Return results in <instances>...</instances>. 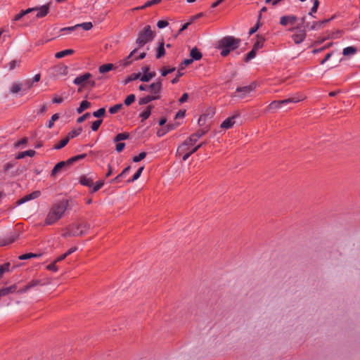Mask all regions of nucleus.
I'll list each match as a JSON object with an SVG mask.
<instances>
[{
  "mask_svg": "<svg viewBox=\"0 0 360 360\" xmlns=\"http://www.w3.org/2000/svg\"><path fill=\"white\" fill-rule=\"evenodd\" d=\"M68 205V200H62L53 205L46 216V224L51 225L60 219L65 212Z\"/></svg>",
  "mask_w": 360,
  "mask_h": 360,
  "instance_id": "nucleus-1",
  "label": "nucleus"
},
{
  "mask_svg": "<svg viewBox=\"0 0 360 360\" xmlns=\"http://www.w3.org/2000/svg\"><path fill=\"white\" fill-rule=\"evenodd\" d=\"M92 77L91 74L89 72H86L83 75L77 76L73 81V83L75 85L79 86L78 91H82L84 88H94L96 85V82L94 80L91 79Z\"/></svg>",
  "mask_w": 360,
  "mask_h": 360,
  "instance_id": "nucleus-2",
  "label": "nucleus"
},
{
  "mask_svg": "<svg viewBox=\"0 0 360 360\" xmlns=\"http://www.w3.org/2000/svg\"><path fill=\"white\" fill-rule=\"evenodd\" d=\"M305 99V96L300 94H296L295 96L288 98L287 99H284L282 101H274L271 102L268 107L266 108V110H271L280 108L282 105H286L288 103H295L300 101H303Z\"/></svg>",
  "mask_w": 360,
  "mask_h": 360,
  "instance_id": "nucleus-3",
  "label": "nucleus"
},
{
  "mask_svg": "<svg viewBox=\"0 0 360 360\" xmlns=\"http://www.w3.org/2000/svg\"><path fill=\"white\" fill-rule=\"evenodd\" d=\"M154 32L151 30L150 25H146L139 32L136 39V44L139 46H143L146 43L150 41L154 38Z\"/></svg>",
  "mask_w": 360,
  "mask_h": 360,
  "instance_id": "nucleus-4",
  "label": "nucleus"
},
{
  "mask_svg": "<svg viewBox=\"0 0 360 360\" xmlns=\"http://www.w3.org/2000/svg\"><path fill=\"white\" fill-rule=\"evenodd\" d=\"M240 43V39L235 38L233 36H227L219 41V47H224L233 51L239 46Z\"/></svg>",
  "mask_w": 360,
  "mask_h": 360,
  "instance_id": "nucleus-5",
  "label": "nucleus"
},
{
  "mask_svg": "<svg viewBox=\"0 0 360 360\" xmlns=\"http://www.w3.org/2000/svg\"><path fill=\"white\" fill-rule=\"evenodd\" d=\"M198 140V139L193 134L178 147L176 154L181 156L189 150V146H193Z\"/></svg>",
  "mask_w": 360,
  "mask_h": 360,
  "instance_id": "nucleus-6",
  "label": "nucleus"
},
{
  "mask_svg": "<svg viewBox=\"0 0 360 360\" xmlns=\"http://www.w3.org/2000/svg\"><path fill=\"white\" fill-rule=\"evenodd\" d=\"M256 84L252 83L251 84L243 87H238L236 89V92L234 93V96L240 98H244L252 91H254L256 88Z\"/></svg>",
  "mask_w": 360,
  "mask_h": 360,
  "instance_id": "nucleus-7",
  "label": "nucleus"
},
{
  "mask_svg": "<svg viewBox=\"0 0 360 360\" xmlns=\"http://www.w3.org/2000/svg\"><path fill=\"white\" fill-rule=\"evenodd\" d=\"M162 86V79H158L155 82L152 83L148 86L149 91L151 93L152 96H158V99L160 98V94Z\"/></svg>",
  "mask_w": 360,
  "mask_h": 360,
  "instance_id": "nucleus-8",
  "label": "nucleus"
},
{
  "mask_svg": "<svg viewBox=\"0 0 360 360\" xmlns=\"http://www.w3.org/2000/svg\"><path fill=\"white\" fill-rule=\"evenodd\" d=\"M240 114L238 111H236L234 115L224 120L221 124V128L228 129L231 128L236 123V119L240 117Z\"/></svg>",
  "mask_w": 360,
  "mask_h": 360,
  "instance_id": "nucleus-9",
  "label": "nucleus"
},
{
  "mask_svg": "<svg viewBox=\"0 0 360 360\" xmlns=\"http://www.w3.org/2000/svg\"><path fill=\"white\" fill-rule=\"evenodd\" d=\"M206 142H202L200 144L195 146H189V150L186 152L184 153L182 155V159L184 161H186L188 158L194 153H195L198 149H200L201 147H202Z\"/></svg>",
  "mask_w": 360,
  "mask_h": 360,
  "instance_id": "nucleus-10",
  "label": "nucleus"
},
{
  "mask_svg": "<svg viewBox=\"0 0 360 360\" xmlns=\"http://www.w3.org/2000/svg\"><path fill=\"white\" fill-rule=\"evenodd\" d=\"M41 193L39 191H34L27 194L17 201L18 205L23 204L29 200H34L39 197Z\"/></svg>",
  "mask_w": 360,
  "mask_h": 360,
  "instance_id": "nucleus-11",
  "label": "nucleus"
},
{
  "mask_svg": "<svg viewBox=\"0 0 360 360\" xmlns=\"http://www.w3.org/2000/svg\"><path fill=\"white\" fill-rule=\"evenodd\" d=\"M297 20V18L295 15H284L280 19V23L283 26H286L288 24L294 25Z\"/></svg>",
  "mask_w": 360,
  "mask_h": 360,
  "instance_id": "nucleus-12",
  "label": "nucleus"
},
{
  "mask_svg": "<svg viewBox=\"0 0 360 360\" xmlns=\"http://www.w3.org/2000/svg\"><path fill=\"white\" fill-rule=\"evenodd\" d=\"M292 38L296 44H299L305 39L306 32L304 30H300L292 36Z\"/></svg>",
  "mask_w": 360,
  "mask_h": 360,
  "instance_id": "nucleus-13",
  "label": "nucleus"
},
{
  "mask_svg": "<svg viewBox=\"0 0 360 360\" xmlns=\"http://www.w3.org/2000/svg\"><path fill=\"white\" fill-rule=\"evenodd\" d=\"M34 10L33 11H37L36 17L37 18H42L47 15L49 9V4L44 5L40 8H34Z\"/></svg>",
  "mask_w": 360,
  "mask_h": 360,
  "instance_id": "nucleus-14",
  "label": "nucleus"
},
{
  "mask_svg": "<svg viewBox=\"0 0 360 360\" xmlns=\"http://www.w3.org/2000/svg\"><path fill=\"white\" fill-rule=\"evenodd\" d=\"M76 227L77 229H80L79 232H78L79 236H82L86 234L90 229V224L87 222H82L80 224H76Z\"/></svg>",
  "mask_w": 360,
  "mask_h": 360,
  "instance_id": "nucleus-15",
  "label": "nucleus"
},
{
  "mask_svg": "<svg viewBox=\"0 0 360 360\" xmlns=\"http://www.w3.org/2000/svg\"><path fill=\"white\" fill-rule=\"evenodd\" d=\"M17 288H18L17 285L14 284L9 287L0 289V298L1 297L6 296L10 293L14 292L17 290Z\"/></svg>",
  "mask_w": 360,
  "mask_h": 360,
  "instance_id": "nucleus-16",
  "label": "nucleus"
},
{
  "mask_svg": "<svg viewBox=\"0 0 360 360\" xmlns=\"http://www.w3.org/2000/svg\"><path fill=\"white\" fill-rule=\"evenodd\" d=\"M54 72L58 75H66L68 69L66 65L60 64L54 68Z\"/></svg>",
  "mask_w": 360,
  "mask_h": 360,
  "instance_id": "nucleus-17",
  "label": "nucleus"
},
{
  "mask_svg": "<svg viewBox=\"0 0 360 360\" xmlns=\"http://www.w3.org/2000/svg\"><path fill=\"white\" fill-rule=\"evenodd\" d=\"M257 41L255 42L252 49H254L256 51H258L259 49L263 47L264 43L265 41V38L262 36L259 35H257Z\"/></svg>",
  "mask_w": 360,
  "mask_h": 360,
  "instance_id": "nucleus-18",
  "label": "nucleus"
},
{
  "mask_svg": "<svg viewBox=\"0 0 360 360\" xmlns=\"http://www.w3.org/2000/svg\"><path fill=\"white\" fill-rule=\"evenodd\" d=\"M190 56L193 60H198L202 58V55L196 47H194L190 51Z\"/></svg>",
  "mask_w": 360,
  "mask_h": 360,
  "instance_id": "nucleus-19",
  "label": "nucleus"
},
{
  "mask_svg": "<svg viewBox=\"0 0 360 360\" xmlns=\"http://www.w3.org/2000/svg\"><path fill=\"white\" fill-rule=\"evenodd\" d=\"M67 165V162L65 161H62L57 163L51 172V175L55 176L58 174L65 166Z\"/></svg>",
  "mask_w": 360,
  "mask_h": 360,
  "instance_id": "nucleus-20",
  "label": "nucleus"
},
{
  "mask_svg": "<svg viewBox=\"0 0 360 360\" xmlns=\"http://www.w3.org/2000/svg\"><path fill=\"white\" fill-rule=\"evenodd\" d=\"M329 21H330V19L324 20L319 21V22H314L313 24L311 25L310 29L314 30H320L322 27H323L325 24L328 22Z\"/></svg>",
  "mask_w": 360,
  "mask_h": 360,
  "instance_id": "nucleus-21",
  "label": "nucleus"
},
{
  "mask_svg": "<svg viewBox=\"0 0 360 360\" xmlns=\"http://www.w3.org/2000/svg\"><path fill=\"white\" fill-rule=\"evenodd\" d=\"M154 100H158V96H152V95H148L145 97L139 98V104L145 105Z\"/></svg>",
  "mask_w": 360,
  "mask_h": 360,
  "instance_id": "nucleus-22",
  "label": "nucleus"
},
{
  "mask_svg": "<svg viewBox=\"0 0 360 360\" xmlns=\"http://www.w3.org/2000/svg\"><path fill=\"white\" fill-rule=\"evenodd\" d=\"M136 51L137 49H134L127 58L120 61V65H122L124 68L129 65L131 63L129 59L135 54Z\"/></svg>",
  "mask_w": 360,
  "mask_h": 360,
  "instance_id": "nucleus-23",
  "label": "nucleus"
},
{
  "mask_svg": "<svg viewBox=\"0 0 360 360\" xmlns=\"http://www.w3.org/2000/svg\"><path fill=\"white\" fill-rule=\"evenodd\" d=\"M74 53L73 49H66L61 51H59L56 53L55 57L56 58H62L63 57H65L67 56L72 55Z\"/></svg>",
  "mask_w": 360,
  "mask_h": 360,
  "instance_id": "nucleus-24",
  "label": "nucleus"
},
{
  "mask_svg": "<svg viewBox=\"0 0 360 360\" xmlns=\"http://www.w3.org/2000/svg\"><path fill=\"white\" fill-rule=\"evenodd\" d=\"M35 153H36V152L34 150H26V151L20 152L16 156V159H18V160L19 159H22L25 156L33 157L35 155Z\"/></svg>",
  "mask_w": 360,
  "mask_h": 360,
  "instance_id": "nucleus-25",
  "label": "nucleus"
},
{
  "mask_svg": "<svg viewBox=\"0 0 360 360\" xmlns=\"http://www.w3.org/2000/svg\"><path fill=\"white\" fill-rule=\"evenodd\" d=\"M80 183L84 186H89L90 188L94 185L93 179L86 176H83L81 177Z\"/></svg>",
  "mask_w": 360,
  "mask_h": 360,
  "instance_id": "nucleus-26",
  "label": "nucleus"
},
{
  "mask_svg": "<svg viewBox=\"0 0 360 360\" xmlns=\"http://www.w3.org/2000/svg\"><path fill=\"white\" fill-rule=\"evenodd\" d=\"M114 68V65L112 63H108L102 65L99 67V72L101 74L106 73Z\"/></svg>",
  "mask_w": 360,
  "mask_h": 360,
  "instance_id": "nucleus-27",
  "label": "nucleus"
},
{
  "mask_svg": "<svg viewBox=\"0 0 360 360\" xmlns=\"http://www.w3.org/2000/svg\"><path fill=\"white\" fill-rule=\"evenodd\" d=\"M91 106V103L87 101H82L80 103L79 107L77 109L79 114L82 113L84 110L89 108Z\"/></svg>",
  "mask_w": 360,
  "mask_h": 360,
  "instance_id": "nucleus-28",
  "label": "nucleus"
},
{
  "mask_svg": "<svg viewBox=\"0 0 360 360\" xmlns=\"http://www.w3.org/2000/svg\"><path fill=\"white\" fill-rule=\"evenodd\" d=\"M156 73L155 72H150L146 74H143V75H141V81L148 82H149L152 78L155 77Z\"/></svg>",
  "mask_w": 360,
  "mask_h": 360,
  "instance_id": "nucleus-29",
  "label": "nucleus"
},
{
  "mask_svg": "<svg viewBox=\"0 0 360 360\" xmlns=\"http://www.w3.org/2000/svg\"><path fill=\"white\" fill-rule=\"evenodd\" d=\"M357 50L354 46H347L342 51V54L344 56L354 55L356 53Z\"/></svg>",
  "mask_w": 360,
  "mask_h": 360,
  "instance_id": "nucleus-30",
  "label": "nucleus"
},
{
  "mask_svg": "<svg viewBox=\"0 0 360 360\" xmlns=\"http://www.w3.org/2000/svg\"><path fill=\"white\" fill-rule=\"evenodd\" d=\"M165 54V47H164V41H162L161 42H160V46H159V47L158 49V51H157V54H156V58H160Z\"/></svg>",
  "mask_w": 360,
  "mask_h": 360,
  "instance_id": "nucleus-31",
  "label": "nucleus"
},
{
  "mask_svg": "<svg viewBox=\"0 0 360 360\" xmlns=\"http://www.w3.org/2000/svg\"><path fill=\"white\" fill-rule=\"evenodd\" d=\"M68 138L66 136L65 138L63 139L58 143L56 144L53 146V149L59 150L65 146L69 142Z\"/></svg>",
  "mask_w": 360,
  "mask_h": 360,
  "instance_id": "nucleus-32",
  "label": "nucleus"
},
{
  "mask_svg": "<svg viewBox=\"0 0 360 360\" xmlns=\"http://www.w3.org/2000/svg\"><path fill=\"white\" fill-rule=\"evenodd\" d=\"M34 10V8H28V9H27L25 11H22L20 13H18L16 15H15V17L13 18V20H15V21L19 20L24 15H25L26 14H27L29 13L32 12Z\"/></svg>",
  "mask_w": 360,
  "mask_h": 360,
  "instance_id": "nucleus-33",
  "label": "nucleus"
},
{
  "mask_svg": "<svg viewBox=\"0 0 360 360\" xmlns=\"http://www.w3.org/2000/svg\"><path fill=\"white\" fill-rule=\"evenodd\" d=\"M62 236L64 238L71 237V236H79L78 232H74V229L68 228L67 231L62 234Z\"/></svg>",
  "mask_w": 360,
  "mask_h": 360,
  "instance_id": "nucleus-34",
  "label": "nucleus"
},
{
  "mask_svg": "<svg viewBox=\"0 0 360 360\" xmlns=\"http://www.w3.org/2000/svg\"><path fill=\"white\" fill-rule=\"evenodd\" d=\"M129 135L128 133H120L118 134L115 138H114V142H120L123 140H126L129 138Z\"/></svg>",
  "mask_w": 360,
  "mask_h": 360,
  "instance_id": "nucleus-35",
  "label": "nucleus"
},
{
  "mask_svg": "<svg viewBox=\"0 0 360 360\" xmlns=\"http://www.w3.org/2000/svg\"><path fill=\"white\" fill-rule=\"evenodd\" d=\"M143 170V167H141L140 168H139V169H138V170L136 171V172L134 174V176H132V178H131V179H129V180L127 181V182H128V183H131V182H134V181H135L136 180H137V179L140 177V176H141V173H142Z\"/></svg>",
  "mask_w": 360,
  "mask_h": 360,
  "instance_id": "nucleus-36",
  "label": "nucleus"
},
{
  "mask_svg": "<svg viewBox=\"0 0 360 360\" xmlns=\"http://www.w3.org/2000/svg\"><path fill=\"white\" fill-rule=\"evenodd\" d=\"M141 72L131 74L130 76H129L126 79L125 84H127V83H129V82H130L131 81L136 80L137 79H141Z\"/></svg>",
  "mask_w": 360,
  "mask_h": 360,
  "instance_id": "nucleus-37",
  "label": "nucleus"
},
{
  "mask_svg": "<svg viewBox=\"0 0 360 360\" xmlns=\"http://www.w3.org/2000/svg\"><path fill=\"white\" fill-rule=\"evenodd\" d=\"M151 109L152 106H148L147 109L140 115L143 121L148 119L150 117L151 113Z\"/></svg>",
  "mask_w": 360,
  "mask_h": 360,
  "instance_id": "nucleus-38",
  "label": "nucleus"
},
{
  "mask_svg": "<svg viewBox=\"0 0 360 360\" xmlns=\"http://www.w3.org/2000/svg\"><path fill=\"white\" fill-rule=\"evenodd\" d=\"M22 89V84L19 83H13L11 88V92L13 94H17Z\"/></svg>",
  "mask_w": 360,
  "mask_h": 360,
  "instance_id": "nucleus-39",
  "label": "nucleus"
},
{
  "mask_svg": "<svg viewBox=\"0 0 360 360\" xmlns=\"http://www.w3.org/2000/svg\"><path fill=\"white\" fill-rule=\"evenodd\" d=\"M58 118H59V114L56 113V114L53 115L51 120L49 121V122L47 124V127L49 129H51L54 124V122L56 120H58Z\"/></svg>",
  "mask_w": 360,
  "mask_h": 360,
  "instance_id": "nucleus-40",
  "label": "nucleus"
},
{
  "mask_svg": "<svg viewBox=\"0 0 360 360\" xmlns=\"http://www.w3.org/2000/svg\"><path fill=\"white\" fill-rule=\"evenodd\" d=\"M122 103L116 104L109 108V112L110 114H115L122 108Z\"/></svg>",
  "mask_w": 360,
  "mask_h": 360,
  "instance_id": "nucleus-41",
  "label": "nucleus"
},
{
  "mask_svg": "<svg viewBox=\"0 0 360 360\" xmlns=\"http://www.w3.org/2000/svg\"><path fill=\"white\" fill-rule=\"evenodd\" d=\"M82 132V129L79 128L78 129L72 130L70 132L68 133L67 137L70 140V139L75 138L77 136H79Z\"/></svg>",
  "mask_w": 360,
  "mask_h": 360,
  "instance_id": "nucleus-42",
  "label": "nucleus"
},
{
  "mask_svg": "<svg viewBox=\"0 0 360 360\" xmlns=\"http://www.w3.org/2000/svg\"><path fill=\"white\" fill-rule=\"evenodd\" d=\"M79 25V29L82 28L84 30H89L92 28L93 25L91 22H86L81 24H77Z\"/></svg>",
  "mask_w": 360,
  "mask_h": 360,
  "instance_id": "nucleus-43",
  "label": "nucleus"
},
{
  "mask_svg": "<svg viewBox=\"0 0 360 360\" xmlns=\"http://www.w3.org/2000/svg\"><path fill=\"white\" fill-rule=\"evenodd\" d=\"M104 184L103 181H98L96 185H93L90 189L91 193H95L98 191Z\"/></svg>",
  "mask_w": 360,
  "mask_h": 360,
  "instance_id": "nucleus-44",
  "label": "nucleus"
},
{
  "mask_svg": "<svg viewBox=\"0 0 360 360\" xmlns=\"http://www.w3.org/2000/svg\"><path fill=\"white\" fill-rule=\"evenodd\" d=\"M257 51L255 50L254 49H252L246 56H245V62H248L250 61V60L253 59L255 56H256V53H257Z\"/></svg>",
  "mask_w": 360,
  "mask_h": 360,
  "instance_id": "nucleus-45",
  "label": "nucleus"
},
{
  "mask_svg": "<svg viewBox=\"0 0 360 360\" xmlns=\"http://www.w3.org/2000/svg\"><path fill=\"white\" fill-rule=\"evenodd\" d=\"M135 95L134 94H130L124 100V104L126 105H130L132 103L135 101Z\"/></svg>",
  "mask_w": 360,
  "mask_h": 360,
  "instance_id": "nucleus-46",
  "label": "nucleus"
},
{
  "mask_svg": "<svg viewBox=\"0 0 360 360\" xmlns=\"http://www.w3.org/2000/svg\"><path fill=\"white\" fill-rule=\"evenodd\" d=\"M314 5L312 8H311L310 12L309 13V15H312L314 13H316L317 11V9L319 6V0H313Z\"/></svg>",
  "mask_w": 360,
  "mask_h": 360,
  "instance_id": "nucleus-47",
  "label": "nucleus"
},
{
  "mask_svg": "<svg viewBox=\"0 0 360 360\" xmlns=\"http://www.w3.org/2000/svg\"><path fill=\"white\" fill-rule=\"evenodd\" d=\"M28 139L27 138L25 137L22 139L20 141L16 142L14 143V147L15 148H20L22 146H25L27 143Z\"/></svg>",
  "mask_w": 360,
  "mask_h": 360,
  "instance_id": "nucleus-48",
  "label": "nucleus"
},
{
  "mask_svg": "<svg viewBox=\"0 0 360 360\" xmlns=\"http://www.w3.org/2000/svg\"><path fill=\"white\" fill-rule=\"evenodd\" d=\"M105 113V109L104 108H101L98 109L97 111L94 112L93 115L95 117H101L103 116Z\"/></svg>",
  "mask_w": 360,
  "mask_h": 360,
  "instance_id": "nucleus-49",
  "label": "nucleus"
},
{
  "mask_svg": "<svg viewBox=\"0 0 360 360\" xmlns=\"http://www.w3.org/2000/svg\"><path fill=\"white\" fill-rule=\"evenodd\" d=\"M41 284L40 280H32L27 284V288H30V290L38 285Z\"/></svg>",
  "mask_w": 360,
  "mask_h": 360,
  "instance_id": "nucleus-50",
  "label": "nucleus"
},
{
  "mask_svg": "<svg viewBox=\"0 0 360 360\" xmlns=\"http://www.w3.org/2000/svg\"><path fill=\"white\" fill-rule=\"evenodd\" d=\"M174 71H175V68H171L167 69L165 67H164L162 69L161 75H162V76L165 77L168 74L172 73V72H173Z\"/></svg>",
  "mask_w": 360,
  "mask_h": 360,
  "instance_id": "nucleus-51",
  "label": "nucleus"
},
{
  "mask_svg": "<svg viewBox=\"0 0 360 360\" xmlns=\"http://www.w3.org/2000/svg\"><path fill=\"white\" fill-rule=\"evenodd\" d=\"M102 123V120H98L94 121L91 125V129L94 131H97Z\"/></svg>",
  "mask_w": 360,
  "mask_h": 360,
  "instance_id": "nucleus-52",
  "label": "nucleus"
},
{
  "mask_svg": "<svg viewBox=\"0 0 360 360\" xmlns=\"http://www.w3.org/2000/svg\"><path fill=\"white\" fill-rule=\"evenodd\" d=\"M9 266H10V264L9 263H6L1 266H0V277L2 276V275L8 271V268H9Z\"/></svg>",
  "mask_w": 360,
  "mask_h": 360,
  "instance_id": "nucleus-53",
  "label": "nucleus"
},
{
  "mask_svg": "<svg viewBox=\"0 0 360 360\" xmlns=\"http://www.w3.org/2000/svg\"><path fill=\"white\" fill-rule=\"evenodd\" d=\"M37 257V255L36 254L27 253V254H24V255L19 256V259L21 260H23V259H30L32 257Z\"/></svg>",
  "mask_w": 360,
  "mask_h": 360,
  "instance_id": "nucleus-54",
  "label": "nucleus"
},
{
  "mask_svg": "<svg viewBox=\"0 0 360 360\" xmlns=\"http://www.w3.org/2000/svg\"><path fill=\"white\" fill-rule=\"evenodd\" d=\"M146 153L142 152V153H139V155L134 157L133 161L135 162H138L142 160L143 159H144L146 158Z\"/></svg>",
  "mask_w": 360,
  "mask_h": 360,
  "instance_id": "nucleus-55",
  "label": "nucleus"
},
{
  "mask_svg": "<svg viewBox=\"0 0 360 360\" xmlns=\"http://www.w3.org/2000/svg\"><path fill=\"white\" fill-rule=\"evenodd\" d=\"M193 60L192 58L184 59L181 64V70H183L186 66L191 65Z\"/></svg>",
  "mask_w": 360,
  "mask_h": 360,
  "instance_id": "nucleus-56",
  "label": "nucleus"
},
{
  "mask_svg": "<svg viewBox=\"0 0 360 360\" xmlns=\"http://www.w3.org/2000/svg\"><path fill=\"white\" fill-rule=\"evenodd\" d=\"M152 6H153L152 1H148L147 2H146V4L144 5L141 6L136 7L134 9L135 10L144 9L146 8H148V7H150Z\"/></svg>",
  "mask_w": 360,
  "mask_h": 360,
  "instance_id": "nucleus-57",
  "label": "nucleus"
},
{
  "mask_svg": "<svg viewBox=\"0 0 360 360\" xmlns=\"http://www.w3.org/2000/svg\"><path fill=\"white\" fill-rule=\"evenodd\" d=\"M168 25V22L166 20H159L157 23V26L158 28L162 29Z\"/></svg>",
  "mask_w": 360,
  "mask_h": 360,
  "instance_id": "nucleus-58",
  "label": "nucleus"
},
{
  "mask_svg": "<svg viewBox=\"0 0 360 360\" xmlns=\"http://www.w3.org/2000/svg\"><path fill=\"white\" fill-rule=\"evenodd\" d=\"M117 145H116V147H115V150H117V152L118 153H120L123 150L124 146H125V143H119V142H117Z\"/></svg>",
  "mask_w": 360,
  "mask_h": 360,
  "instance_id": "nucleus-59",
  "label": "nucleus"
},
{
  "mask_svg": "<svg viewBox=\"0 0 360 360\" xmlns=\"http://www.w3.org/2000/svg\"><path fill=\"white\" fill-rule=\"evenodd\" d=\"M90 116V113L89 112H86L85 114H84L82 116L78 117L77 122L78 123H82L86 119H87Z\"/></svg>",
  "mask_w": 360,
  "mask_h": 360,
  "instance_id": "nucleus-60",
  "label": "nucleus"
},
{
  "mask_svg": "<svg viewBox=\"0 0 360 360\" xmlns=\"http://www.w3.org/2000/svg\"><path fill=\"white\" fill-rule=\"evenodd\" d=\"M219 49L221 50V55L224 57L228 56L229 54V53L231 51L229 49H228L227 48H224V47H219Z\"/></svg>",
  "mask_w": 360,
  "mask_h": 360,
  "instance_id": "nucleus-61",
  "label": "nucleus"
},
{
  "mask_svg": "<svg viewBox=\"0 0 360 360\" xmlns=\"http://www.w3.org/2000/svg\"><path fill=\"white\" fill-rule=\"evenodd\" d=\"M56 262H55V261H54L53 263L49 264L47 266V269L50 271H57L58 267L56 266Z\"/></svg>",
  "mask_w": 360,
  "mask_h": 360,
  "instance_id": "nucleus-62",
  "label": "nucleus"
},
{
  "mask_svg": "<svg viewBox=\"0 0 360 360\" xmlns=\"http://www.w3.org/2000/svg\"><path fill=\"white\" fill-rule=\"evenodd\" d=\"M182 75H183V72H181V70H179L176 77L172 80V84L177 83L179 82V77H181Z\"/></svg>",
  "mask_w": 360,
  "mask_h": 360,
  "instance_id": "nucleus-63",
  "label": "nucleus"
},
{
  "mask_svg": "<svg viewBox=\"0 0 360 360\" xmlns=\"http://www.w3.org/2000/svg\"><path fill=\"white\" fill-rule=\"evenodd\" d=\"M79 29V25H74V26H72V27H64L61 30L62 31H74V30H77Z\"/></svg>",
  "mask_w": 360,
  "mask_h": 360,
  "instance_id": "nucleus-64",
  "label": "nucleus"
}]
</instances>
